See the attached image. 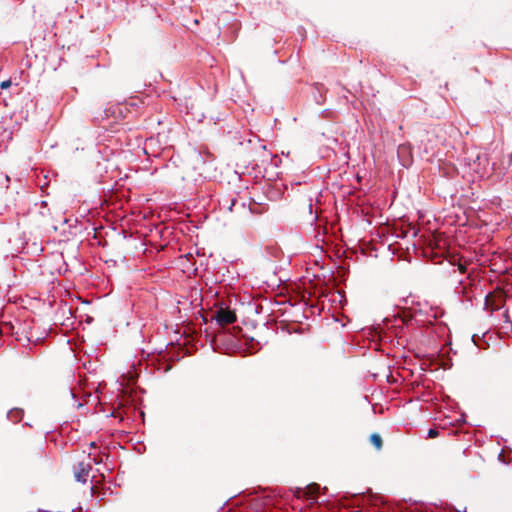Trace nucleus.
<instances>
[{"label":"nucleus","instance_id":"4","mask_svg":"<svg viewBox=\"0 0 512 512\" xmlns=\"http://www.w3.org/2000/svg\"><path fill=\"white\" fill-rule=\"evenodd\" d=\"M319 485L317 483H311L306 486V488L302 491L303 497H315L319 492Z\"/></svg>","mask_w":512,"mask_h":512},{"label":"nucleus","instance_id":"12","mask_svg":"<svg viewBox=\"0 0 512 512\" xmlns=\"http://www.w3.org/2000/svg\"><path fill=\"white\" fill-rule=\"evenodd\" d=\"M322 227H323V229H324V232L326 233V232H327V228H328V226H327V225H324V226H322Z\"/></svg>","mask_w":512,"mask_h":512},{"label":"nucleus","instance_id":"11","mask_svg":"<svg viewBox=\"0 0 512 512\" xmlns=\"http://www.w3.org/2000/svg\"><path fill=\"white\" fill-rule=\"evenodd\" d=\"M384 227H385V228H389L390 226H384ZM391 227L396 231L397 226L392 225Z\"/></svg>","mask_w":512,"mask_h":512},{"label":"nucleus","instance_id":"7","mask_svg":"<svg viewBox=\"0 0 512 512\" xmlns=\"http://www.w3.org/2000/svg\"><path fill=\"white\" fill-rule=\"evenodd\" d=\"M11 84H12V83H11V80H5V81H2V82L0 83V88H1V89H7V88H9V87L11 86Z\"/></svg>","mask_w":512,"mask_h":512},{"label":"nucleus","instance_id":"5","mask_svg":"<svg viewBox=\"0 0 512 512\" xmlns=\"http://www.w3.org/2000/svg\"><path fill=\"white\" fill-rule=\"evenodd\" d=\"M23 414L24 412L22 409L14 408L7 413V418L13 423H18L22 420Z\"/></svg>","mask_w":512,"mask_h":512},{"label":"nucleus","instance_id":"10","mask_svg":"<svg viewBox=\"0 0 512 512\" xmlns=\"http://www.w3.org/2000/svg\"><path fill=\"white\" fill-rule=\"evenodd\" d=\"M104 227H105V226H103V225H100V226H96V227H94V229H93V230H94L95 235L98 233V231H99V230L103 229Z\"/></svg>","mask_w":512,"mask_h":512},{"label":"nucleus","instance_id":"14","mask_svg":"<svg viewBox=\"0 0 512 512\" xmlns=\"http://www.w3.org/2000/svg\"><path fill=\"white\" fill-rule=\"evenodd\" d=\"M309 211H310V213H312V205L311 204H309Z\"/></svg>","mask_w":512,"mask_h":512},{"label":"nucleus","instance_id":"1","mask_svg":"<svg viewBox=\"0 0 512 512\" xmlns=\"http://www.w3.org/2000/svg\"><path fill=\"white\" fill-rule=\"evenodd\" d=\"M506 302V296L501 289H496L485 297V308L491 313L501 309Z\"/></svg>","mask_w":512,"mask_h":512},{"label":"nucleus","instance_id":"3","mask_svg":"<svg viewBox=\"0 0 512 512\" xmlns=\"http://www.w3.org/2000/svg\"><path fill=\"white\" fill-rule=\"evenodd\" d=\"M91 465L89 463L80 462L74 471V477L78 482L85 483L89 476Z\"/></svg>","mask_w":512,"mask_h":512},{"label":"nucleus","instance_id":"13","mask_svg":"<svg viewBox=\"0 0 512 512\" xmlns=\"http://www.w3.org/2000/svg\"><path fill=\"white\" fill-rule=\"evenodd\" d=\"M184 223H185V221H184V220H180V221H178L176 224H184Z\"/></svg>","mask_w":512,"mask_h":512},{"label":"nucleus","instance_id":"9","mask_svg":"<svg viewBox=\"0 0 512 512\" xmlns=\"http://www.w3.org/2000/svg\"><path fill=\"white\" fill-rule=\"evenodd\" d=\"M458 270L460 273H465L466 272V266L463 265V264H459L458 265Z\"/></svg>","mask_w":512,"mask_h":512},{"label":"nucleus","instance_id":"2","mask_svg":"<svg viewBox=\"0 0 512 512\" xmlns=\"http://www.w3.org/2000/svg\"><path fill=\"white\" fill-rule=\"evenodd\" d=\"M215 319L221 326H224L234 323L237 317L234 311L220 308L216 312Z\"/></svg>","mask_w":512,"mask_h":512},{"label":"nucleus","instance_id":"8","mask_svg":"<svg viewBox=\"0 0 512 512\" xmlns=\"http://www.w3.org/2000/svg\"><path fill=\"white\" fill-rule=\"evenodd\" d=\"M438 435H439V432L436 429H429V431H428L429 438H435Z\"/></svg>","mask_w":512,"mask_h":512},{"label":"nucleus","instance_id":"6","mask_svg":"<svg viewBox=\"0 0 512 512\" xmlns=\"http://www.w3.org/2000/svg\"><path fill=\"white\" fill-rule=\"evenodd\" d=\"M370 442L371 444L377 449V450H381L382 449V446H383V441H382V438L379 434L377 433H373L371 436H370Z\"/></svg>","mask_w":512,"mask_h":512}]
</instances>
